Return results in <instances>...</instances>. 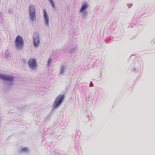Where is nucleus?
Wrapping results in <instances>:
<instances>
[{"label":"nucleus","instance_id":"obj_1","mask_svg":"<svg viewBox=\"0 0 155 155\" xmlns=\"http://www.w3.org/2000/svg\"><path fill=\"white\" fill-rule=\"evenodd\" d=\"M15 77L11 75L4 74L3 80L6 82L7 84L8 88H11L14 84L13 81Z\"/></svg>","mask_w":155,"mask_h":155},{"label":"nucleus","instance_id":"obj_2","mask_svg":"<svg viewBox=\"0 0 155 155\" xmlns=\"http://www.w3.org/2000/svg\"><path fill=\"white\" fill-rule=\"evenodd\" d=\"M24 42L21 36H18L16 38L15 42L16 48L17 49H21L23 47Z\"/></svg>","mask_w":155,"mask_h":155},{"label":"nucleus","instance_id":"obj_3","mask_svg":"<svg viewBox=\"0 0 155 155\" xmlns=\"http://www.w3.org/2000/svg\"><path fill=\"white\" fill-rule=\"evenodd\" d=\"M29 15L31 20L34 21L36 20V17L35 8L34 5H31L29 7Z\"/></svg>","mask_w":155,"mask_h":155},{"label":"nucleus","instance_id":"obj_4","mask_svg":"<svg viewBox=\"0 0 155 155\" xmlns=\"http://www.w3.org/2000/svg\"><path fill=\"white\" fill-rule=\"evenodd\" d=\"M28 65L31 70L35 71L37 69V62L36 59L35 58L30 59L28 61Z\"/></svg>","mask_w":155,"mask_h":155},{"label":"nucleus","instance_id":"obj_5","mask_svg":"<svg viewBox=\"0 0 155 155\" xmlns=\"http://www.w3.org/2000/svg\"><path fill=\"white\" fill-rule=\"evenodd\" d=\"M64 95H59L55 99L53 105L54 108L58 107L63 102L64 98Z\"/></svg>","mask_w":155,"mask_h":155},{"label":"nucleus","instance_id":"obj_6","mask_svg":"<svg viewBox=\"0 0 155 155\" xmlns=\"http://www.w3.org/2000/svg\"><path fill=\"white\" fill-rule=\"evenodd\" d=\"M33 42L35 47H38L40 43L39 38V35L38 33L36 32L34 33L33 38Z\"/></svg>","mask_w":155,"mask_h":155},{"label":"nucleus","instance_id":"obj_7","mask_svg":"<svg viewBox=\"0 0 155 155\" xmlns=\"http://www.w3.org/2000/svg\"><path fill=\"white\" fill-rule=\"evenodd\" d=\"M43 13L44 18L45 21V22H46L45 26L46 27H48L49 26L48 16V15L47 12L45 9L43 10Z\"/></svg>","mask_w":155,"mask_h":155},{"label":"nucleus","instance_id":"obj_8","mask_svg":"<svg viewBox=\"0 0 155 155\" xmlns=\"http://www.w3.org/2000/svg\"><path fill=\"white\" fill-rule=\"evenodd\" d=\"M88 6L89 5L87 2H83L82 4V6L80 8V12L81 13L83 12L88 8Z\"/></svg>","mask_w":155,"mask_h":155},{"label":"nucleus","instance_id":"obj_9","mask_svg":"<svg viewBox=\"0 0 155 155\" xmlns=\"http://www.w3.org/2000/svg\"><path fill=\"white\" fill-rule=\"evenodd\" d=\"M5 57L9 59L12 55L11 52L8 49H6L5 52Z\"/></svg>","mask_w":155,"mask_h":155},{"label":"nucleus","instance_id":"obj_10","mask_svg":"<svg viewBox=\"0 0 155 155\" xmlns=\"http://www.w3.org/2000/svg\"><path fill=\"white\" fill-rule=\"evenodd\" d=\"M65 70L64 66V65H62L61 67L60 71V74H63Z\"/></svg>","mask_w":155,"mask_h":155},{"label":"nucleus","instance_id":"obj_11","mask_svg":"<svg viewBox=\"0 0 155 155\" xmlns=\"http://www.w3.org/2000/svg\"><path fill=\"white\" fill-rule=\"evenodd\" d=\"M77 49V48L76 47H74L72 48L69 51V53H72L74 52Z\"/></svg>","mask_w":155,"mask_h":155},{"label":"nucleus","instance_id":"obj_12","mask_svg":"<svg viewBox=\"0 0 155 155\" xmlns=\"http://www.w3.org/2000/svg\"><path fill=\"white\" fill-rule=\"evenodd\" d=\"M51 5L53 7V8H54L55 7V6L54 3V2L53 0L49 1Z\"/></svg>","mask_w":155,"mask_h":155},{"label":"nucleus","instance_id":"obj_13","mask_svg":"<svg viewBox=\"0 0 155 155\" xmlns=\"http://www.w3.org/2000/svg\"><path fill=\"white\" fill-rule=\"evenodd\" d=\"M88 15V13L87 12H84L83 14L81 15L83 16V17L84 18V17Z\"/></svg>","mask_w":155,"mask_h":155},{"label":"nucleus","instance_id":"obj_14","mask_svg":"<svg viewBox=\"0 0 155 155\" xmlns=\"http://www.w3.org/2000/svg\"><path fill=\"white\" fill-rule=\"evenodd\" d=\"M52 60V59H51V58H50L49 59V60L48 61V64H47L48 65H49L50 64Z\"/></svg>","mask_w":155,"mask_h":155},{"label":"nucleus","instance_id":"obj_15","mask_svg":"<svg viewBox=\"0 0 155 155\" xmlns=\"http://www.w3.org/2000/svg\"><path fill=\"white\" fill-rule=\"evenodd\" d=\"M22 151L23 152L26 151L28 150L27 148L26 147L23 148L22 150Z\"/></svg>","mask_w":155,"mask_h":155},{"label":"nucleus","instance_id":"obj_16","mask_svg":"<svg viewBox=\"0 0 155 155\" xmlns=\"http://www.w3.org/2000/svg\"><path fill=\"white\" fill-rule=\"evenodd\" d=\"M133 4L132 3H129L127 4V6L129 8H130L132 6Z\"/></svg>","mask_w":155,"mask_h":155},{"label":"nucleus","instance_id":"obj_17","mask_svg":"<svg viewBox=\"0 0 155 155\" xmlns=\"http://www.w3.org/2000/svg\"><path fill=\"white\" fill-rule=\"evenodd\" d=\"M12 10L11 9H9L8 10V12L9 14H12Z\"/></svg>","mask_w":155,"mask_h":155},{"label":"nucleus","instance_id":"obj_18","mask_svg":"<svg viewBox=\"0 0 155 155\" xmlns=\"http://www.w3.org/2000/svg\"><path fill=\"white\" fill-rule=\"evenodd\" d=\"M4 74H0V79L3 80Z\"/></svg>","mask_w":155,"mask_h":155},{"label":"nucleus","instance_id":"obj_19","mask_svg":"<svg viewBox=\"0 0 155 155\" xmlns=\"http://www.w3.org/2000/svg\"><path fill=\"white\" fill-rule=\"evenodd\" d=\"M4 74H0V79L3 80Z\"/></svg>","mask_w":155,"mask_h":155},{"label":"nucleus","instance_id":"obj_20","mask_svg":"<svg viewBox=\"0 0 155 155\" xmlns=\"http://www.w3.org/2000/svg\"><path fill=\"white\" fill-rule=\"evenodd\" d=\"M3 16L2 13V12H0V17L2 18H3Z\"/></svg>","mask_w":155,"mask_h":155},{"label":"nucleus","instance_id":"obj_21","mask_svg":"<svg viewBox=\"0 0 155 155\" xmlns=\"http://www.w3.org/2000/svg\"><path fill=\"white\" fill-rule=\"evenodd\" d=\"M93 84L92 81H91L90 82V84L89 86L90 87H92L93 86Z\"/></svg>","mask_w":155,"mask_h":155},{"label":"nucleus","instance_id":"obj_22","mask_svg":"<svg viewBox=\"0 0 155 155\" xmlns=\"http://www.w3.org/2000/svg\"><path fill=\"white\" fill-rule=\"evenodd\" d=\"M135 70H136V68H134L133 69V71H135Z\"/></svg>","mask_w":155,"mask_h":155},{"label":"nucleus","instance_id":"obj_23","mask_svg":"<svg viewBox=\"0 0 155 155\" xmlns=\"http://www.w3.org/2000/svg\"><path fill=\"white\" fill-rule=\"evenodd\" d=\"M154 41H151L152 44H154Z\"/></svg>","mask_w":155,"mask_h":155},{"label":"nucleus","instance_id":"obj_24","mask_svg":"<svg viewBox=\"0 0 155 155\" xmlns=\"http://www.w3.org/2000/svg\"><path fill=\"white\" fill-rule=\"evenodd\" d=\"M54 110V108H53V109H52V111H53V110Z\"/></svg>","mask_w":155,"mask_h":155},{"label":"nucleus","instance_id":"obj_25","mask_svg":"<svg viewBox=\"0 0 155 155\" xmlns=\"http://www.w3.org/2000/svg\"><path fill=\"white\" fill-rule=\"evenodd\" d=\"M131 27H133V25H132V26H131Z\"/></svg>","mask_w":155,"mask_h":155},{"label":"nucleus","instance_id":"obj_26","mask_svg":"<svg viewBox=\"0 0 155 155\" xmlns=\"http://www.w3.org/2000/svg\"><path fill=\"white\" fill-rule=\"evenodd\" d=\"M131 27H133V25H132V26H131Z\"/></svg>","mask_w":155,"mask_h":155}]
</instances>
